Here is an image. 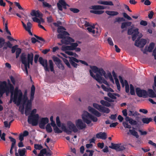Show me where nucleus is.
Listing matches in <instances>:
<instances>
[{
    "mask_svg": "<svg viewBox=\"0 0 156 156\" xmlns=\"http://www.w3.org/2000/svg\"><path fill=\"white\" fill-rule=\"evenodd\" d=\"M70 46H62V50L63 51L69 50H73L76 49V48L78 45L77 43H70Z\"/></svg>",
    "mask_w": 156,
    "mask_h": 156,
    "instance_id": "nucleus-12",
    "label": "nucleus"
},
{
    "mask_svg": "<svg viewBox=\"0 0 156 156\" xmlns=\"http://www.w3.org/2000/svg\"><path fill=\"white\" fill-rule=\"evenodd\" d=\"M98 73L101 76H104L106 78H107V74L105 71L102 68L99 69Z\"/></svg>",
    "mask_w": 156,
    "mask_h": 156,
    "instance_id": "nucleus-33",
    "label": "nucleus"
},
{
    "mask_svg": "<svg viewBox=\"0 0 156 156\" xmlns=\"http://www.w3.org/2000/svg\"><path fill=\"white\" fill-rule=\"evenodd\" d=\"M15 5L18 7V9L20 10H23V8L21 6L19 2H14Z\"/></svg>",
    "mask_w": 156,
    "mask_h": 156,
    "instance_id": "nucleus-61",
    "label": "nucleus"
},
{
    "mask_svg": "<svg viewBox=\"0 0 156 156\" xmlns=\"http://www.w3.org/2000/svg\"><path fill=\"white\" fill-rule=\"evenodd\" d=\"M10 85V90L11 93L10 99L9 103H11L12 101L17 105L20 104L22 100V93L18 87H16L14 90V87L11 84H9Z\"/></svg>",
    "mask_w": 156,
    "mask_h": 156,
    "instance_id": "nucleus-1",
    "label": "nucleus"
},
{
    "mask_svg": "<svg viewBox=\"0 0 156 156\" xmlns=\"http://www.w3.org/2000/svg\"><path fill=\"white\" fill-rule=\"evenodd\" d=\"M101 32V30L100 29H98L97 28H95L93 31V34H96L97 36H98L100 35Z\"/></svg>",
    "mask_w": 156,
    "mask_h": 156,
    "instance_id": "nucleus-39",
    "label": "nucleus"
},
{
    "mask_svg": "<svg viewBox=\"0 0 156 156\" xmlns=\"http://www.w3.org/2000/svg\"><path fill=\"white\" fill-rule=\"evenodd\" d=\"M39 118V116L37 114L35 115H29L28 117V122L33 126H36L38 124Z\"/></svg>",
    "mask_w": 156,
    "mask_h": 156,
    "instance_id": "nucleus-8",
    "label": "nucleus"
},
{
    "mask_svg": "<svg viewBox=\"0 0 156 156\" xmlns=\"http://www.w3.org/2000/svg\"><path fill=\"white\" fill-rule=\"evenodd\" d=\"M34 148L36 149L40 150L43 147L41 145L35 144L34 146Z\"/></svg>",
    "mask_w": 156,
    "mask_h": 156,
    "instance_id": "nucleus-60",
    "label": "nucleus"
},
{
    "mask_svg": "<svg viewBox=\"0 0 156 156\" xmlns=\"http://www.w3.org/2000/svg\"><path fill=\"white\" fill-rule=\"evenodd\" d=\"M29 100H28V98L27 96L26 95H24L23 98V96H22V100L21 102H22L23 105H26L27 102H28V101Z\"/></svg>",
    "mask_w": 156,
    "mask_h": 156,
    "instance_id": "nucleus-37",
    "label": "nucleus"
},
{
    "mask_svg": "<svg viewBox=\"0 0 156 156\" xmlns=\"http://www.w3.org/2000/svg\"><path fill=\"white\" fill-rule=\"evenodd\" d=\"M39 61L44 67L45 71L49 72L50 70L48 66V62L46 59L44 60L43 58L41 57L39 58Z\"/></svg>",
    "mask_w": 156,
    "mask_h": 156,
    "instance_id": "nucleus-14",
    "label": "nucleus"
},
{
    "mask_svg": "<svg viewBox=\"0 0 156 156\" xmlns=\"http://www.w3.org/2000/svg\"><path fill=\"white\" fill-rule=\"evenodd\" d=\"M93 106L94 108L101 112L108 114L110 112V110L108 108L104 106H102L101 105H98L96 103H93Z\"/></svg>",
    "mask_w": 156,
    "mask_h": 156,
    "instance_id": "nucleus-9",
    "label": "nucleus"
},
{
    "mask_svg": "<svg viewBox=\"0 0 156 156\" xmlns=\"http://www.w3.org/2000/svg\"><path fill=\"white\" fill-rule=\"evenodd\" d=\"M138 30L139 29L138 28H136L133 30L134 33L132 37V40L133 41H134L135 40L136 37L138 35L139 33Z\"/></svg>",
    "mask_w": 156,
    "mask_h": 156,
    "instance_id": "nucleus-24",
    "label": "nucleus"
},
{
    "mask_svg": "<svg viewBox=\"0 0 156 156\" xmlns=\"http://www.w3.org/2000/svg\"><path fill=\"white\" fill-rule=\"evenodd\" d=\"M76 122V126L80 129H82L86 127V125L83 123L81 119H78Z\"/></svg>",
    "mask_w": 156,
    "mask_h": 156,
    "instance_id": "nucleus-17",
    "label": "nucleus"
},
{
    "mask_svg": "<svg viewBox=\"0 0 156 156\" xmlns=\"http://www.w3.org/2000/svg\"><path fill=\"white\" fill-rule=\"evenodd\" d=\"M98 3L100 4H102L105 5L112 6L114 5L112 2L111 1H107L100 0L98 2Z\"/></svg>",
    "mask_w": 156,
    "mask_h": 156,
    "instance_id": "nucleus-22",
    "label": "nucleus"
},
{
    "mask_svg": "<svg viewBox=\"0 0 156 156\" xmlns=\"http://www.w3.org/2000/svg\"><path fill=\"white\" fill-rule=\"evenodd\" d=\"M18 152L20 156H24L25 154L26 150L25 148H23L22 149H19L18 150Z\"/></svg>",
    "mask_w": 156,
    "mask_h": 156,
    "instance_id": "nucleus-34",
    "label": "nucleus"
},
{
    "mask_svg": "<svg viewBox=\"0 0 156 156\" xmlns=\"http://www.w3.org/2000/svg\"><path fill=\"white\" fill-rule=\"evenodd\" d=\"M123 15L124 18L127 19L129 20H132L131 18L126 13L123 12L122 13Z\"/></svg>",
    "mask_w": 156,
    "mask_h": 156,
    "instance_id": "nucleus-54",
    "label": "nucleus"
},
{
    "mask_svg": "<svg viewBox=\"0 0 156 156\" xmlns=\"http://www.w3.org/2000/svg\"><path fill=\"white\" fill-rule=\"evenodd\" d=\"M35 91V87L34 85H32L31 88L30 99L26 104L25 114L26 115H28L30 112L32 108V102L34 99Z\"/></svg>",
    "mask_w": 156,
    "mask_h": 156,
    "instance_id": "nucleus-3",
    "label": "nucleus"
},
{
    "mask_svg": "<svg viewBox=\"0 0 156 156\" xmlns=\"http://www.w3.org/2000/svg\"><path fill=\"white\" fill-rule=\"evenodd\" d=\"M106 8L105 6L100 5H92L90 8V9L93 10H102L105 9Z\"/></svg>",
    "mask_w": 156,
    "mask_h": 156,
    "instance_id": "nucleus-23",
    "label": "nucleus"
},
{
    "mask_svg": "<svg viewBox=\"0 0 156 156\" xmlns=\"http://www.w3.org/2000/svg\"><path fill=\"white\" fill-rule=\"evenodd\" d=\"M88 109L90 112L92 113L96 116L99 117L101 116V113L92 107L89 106L88 107Z\"/></svg>",
    "mask_w": 156,
    "mask_h": 156,
    "instance_id": "nucleus-18",
    "label": "nucleus"
},
{
    "mask_svg": "<svg viewBox=\"0 0 156 156\" xmlns=\"http://www.w3.org/2000/svg\"><path fill=\"white\" fill-rule=\"evenodd\" d=\"M96 137L98 139L102 140H105L107 138V134L106 133L100 132L96 134Z\"/></svg>",
    "mask_w": 156,
    "mask_h": 156,
    "instance_id": "nucleus-19",
    "label": "nucleus"
},
{
    "mask_svg": "<svg viewBox=\"0 0 156 156\" xmlns=\"http://www.w3.org/2000/svg\"><path fill=\"white\" fill-rule=\"evenodd\" d=\"M46 129L47 132L50 133L52 131V129L51 128L50 124H48L46 127Z\"/></svg>",
    "mask_w": 156,
    "mask_h": 156,
    "instance_id": "nucleus-41",
    "label": "nucleus"
},
{
    "mask_svg": "<svg viewBox=\"0 0 156 156\" xmlns=\"http://www.w3.org/2000/svg\"><path fill=\"white\" fill-rule=\"evenodd\" d=\"M130 93L132 95H134L135 94V90L133 86L131 84L130 85Z\"/></svg>",
    "mask_w": 156,
    "mask_h": 156,
    "instance_id": "nucleus-45",
    "label": "nucleus"
},
{
    "mask_svg": "<svg viewBox=\"0 0 156 156\" xmlns=\"http://www.w3.org/2000/svg\"><path fill=\"white\" fill-rule=\"evenodd\" d=\"M118 151H122L125 149L124 146L122 145L121 144H118Z\"/></svg>",
    "mask_w": 156,
    "mask_h": 156,
    "instance_id": "nucleus-44",
    "label": "nucleus"
},
{
    "mask_svg": "<svg viewBox=\"0 0 156 156\" xmlns=\"http://www.w3.org/2000/svg\"><path fill=\"white\" fill-rule=\"evenodd\" d=\"M48 118H42L39 123V127L41 129H44L45 125L48 122Z\"/></svg>",
    "mask_w": 156,
    "mask_h": 156,
    "instance_id": "nucleus-16",
    "label": "nucleus"
},
{
    "mask_svg": "<svg viewBox=\"0 0 156 156\" xmlns=\"http://www.w3.org/2000/svg\"><path fill=\"white\" fill-rule=\"evenodd\" d=\"M100 103L102 105L107 107H109L111 106V104L109 103L104 100H101Z\"/></svg>",
    "mask_w": 156,
    "mask_h": 156,
    "instance_id": "nucleus-36",
    "label": "nucleus"
},
{
    "mask_svg": "<svg viewBox=\"0 0 156 156\" xmlns=\"http://www.w3.org/2000/svg\"><path fill=\"white\" fill-rule=\"evenodd\" d=\"M63 61L65 64L67 65L68 67L69 68H71V67L70 64V62H69L68 60L64 58L63 60Z\"/></svg>",
    "mask_w": 156,
    "mask_h": 156,
    "instance_id": "nucleus-50",
    "label": "nucleus"
},
{
    "mask_svg": "<svg viewBox=\"0 0 156 156\" xmlns=\"http://www.w3.org/2000/svg\"><path fill=\"white\" fill-rule=\"evenodd\" d=\"M8 81V86H7V83L5 81H0V95L1 96L3 95L5 92L7 94L10 92V85L9 84L11 83L9 80Z\"/></svg>",
    "mask_w": 156,
    "mask_h": 156,
    "instance_id": "nucleus-6",
    "label": "nucleus"
},
{
    "mask_svg": "<svg viewBox=\"0 0 156 156\" xmlns=\"http://www.w3.org/2000/svg\"><path fill=\"white\" fill-rule=\"evenodd\" d=\"M146 40L144 39H137L135 41V45L137 47L143 48L146 43Z\"/></svg>",
    "mask_w": 156,
    "mask_h": 156,
    "instance_id": "nucleus-15",
    "label": "nucleus"
},
{
    "mask_svg": "<svg viewBox=\"0 0 156 156\" xmlns=\"http://www.w3.org/2000/svg\"><path fill=\"white\" fill-rule=\"evenodd\" d=\"M56 122L57 126L58 127L61 126V122L58 116H57L56 118Z\"/></svg>",
    "mask_w": 156,
    "mask_h": 156,
    "instance_id": "nucleus-59",
    "label": "nucleus"
},
{
    "mask_svg": "<svg viewBox=\"0 0 156 156\" xmlns=\"http://www.w3.org/2000/svg\"><path fill=\"white\" fill-rule=\"evenodd\" d=\"M153 88L154 90L155 91H156V76L154 77V84L153 86Z\"/></svg>",
    "mask_w": 156,
    "mask_h": 156,
    "instance_id": "nucleus-58",
    "label": "nucleus"
},
{
    "mask_svg": "<svg viewBox=\"0 0 156 156\" xmlns=\"http://www.w3.org/2000/svg\"><path fill=\"white\" fill-rule=\"evenodd\" d=\"M105 13L108 15L111 16H116L119 14L118 12L115 11H106Z\"/></svg>",
    "mask_w": 156,
    "mask_h": 156,
    "instance_id": "nucleus-27",
    "label": "nucleus"
},
{
    "mask_svg": "<svg viewBox=\"0 0 156 156\" xmlns=\"http://www.w3.org/2000/svg\"><path fill=\"white\" fill-rule=\"evenodd\" d=\"M82 118L84 122L87 124H90L91 122V120L94 122H96L98 121L97 118L90 114L87 111H84L82 115Z\"/></svg>",
    "mask_w": 156,
    "mask_h": 156,
    "instance_id": "nucleus-5",
    "label": "nucleus"
},
{
    "mask_svg": "<svg viewBox=\"0 0 156 156\" xmlns=\"http://www.w3.org/2000/svg\"><path fill=\"white\" fill-rule=\"evenodd\" d=\"M48 62L49 63V66L50 71L51 72H53L54 73L55 72V71L54 69V64L52 60H49L48 61Z\"/></svg>",
    "mask_w": 156,
    "mask_h": 156,
    "instance_id": "nucleus-29",
    "label": "nucleus"
},
{
    "mask_svg": "<svg viewBox=\"0 0 156 156\" xmlns=\"http://www.w3.org/2000/svg\"><path fill=\"white\" fill-rule=\"evenodd\" d=\"M67 6H69V5L66 3L64 0H59L58 2L57 3L58 8L61 11H62L63 10L62 7L64 9H66Z\"/></svg>",
    "mask_w": 156,
    "mask_h": 156,
    "instance_id": "nucleus-11",
    "label": "nucleus"
},
{
    "mask_svg": "<svg viewBox=\"0 0 156 156\" xmlns=\"http://www.w3.org/2000/svg\"><path fill=\"white\" fill-rule=\"evenodd\" d=\"M93 71L94 73H98L99 69L96 66H93L91 68Z\"/></svg>",
    "mask_w": 156,
    "mask_h": 156,
    "instance_id": "nucleus-49",
    "label": "nucleus"
},
{
    "mask_svg": "<svg viewBox=\"0 0 156 156\" xmlns=\"http://www.w3.org/2000/svg\"><path fill=\"white\" fill-rule=\"evenodd\" d=\"M67 126L69 129H68L65 126L63 127V129H64V131L68 134H70L72 131L75 133L77 132L78 131V129L76 126L70 121L67 122Z\"/></svg>",
    "mask_w": 156,
    "mask_h": 156,
    "instance_id": "nucleus-7",
    "label": "nucleus"
},
{
    "mask_svg": "<svg viewBox=\"0 0 156 156\" xmlns=\"http://www.w3.org/2000/svg\"><path fill=\"white\" fill-rule=\"evenodd\" d=\"M122 125L125 128L131 129L132 128L131 126L129 125L127 122H123Z\"/></svg>",
    "mask_w": 156,
    "mask_h": 156,
    "instance_id": "nucleus-42",
    "label": "nucleus"
},
{
    "mask_svg": "<svg viewBox=\"0 0 156 156\" xmlns=\"http://www.w3.org/2000/svg\"><path fill=\"white\" fill-rule=\"evenodd\" d=\"M115 83L117 85L118 89V90H120V84L119 83V80L117 78H115Z\"/></svg>",
    "mask_w": 156,
    "mask_h": 156,
    "instance_id": "nucleus-57",
    "label": "nucleus"
},
{
    "mask_svg": "<svg viewBox=\"0 0 156 156\" xmlns=\"http://www.w3.org/2000/svg\"><path fill=\"white\" fill-rule=\"evenodd\" d=\"M136 93L139 97L146 98L147 97L148 94L147 91L144 90H141L140 88L137 87L136 89Z\"/></svg>",
    "mask_w": 156,
    "mask_h": 156,
    "instance_id": "nucleus-10",
    "label": "nucleus"
},
{
    "mask_svg": "<svg viewBox=\"0 0 156 156\" xmlns=\"http://www.w3.org/2000/svg\"><path fill=\"white\" fill-rule=\"evenodd\" d=\"M142 120L143 123L148 124L150 122L152 121V119L151 118H143L142 119Z\"/></svg>",
    "mask_w": 156,
    "mask_h": 156,
    "instance_id": "nucleus-31",
    "label": "nucleus"
},
{
    "mask_svg": "<svg viewBox=\"0 0 156 156\" xmlns=\"http://www.w3.org/2000/svg\"><path fill=\"white\" fill-rule=\"evenodd\" d=\"M69 62H70V63L71 64V65H72L73 66L74 68H77V66L78 65V64L76 63L71 59H69Z\"/></svg>",
    "mask_w": 156,
    "mask_h": 156,
    "instance_id": "nucleus-47",
    "label": "nucleus"
},
{
    "mask_svg": "<svg viewBox=\"0 0 156 156\" xmlns=\"http://www.w3.org/2000/svg\"><path fill=\"white\" fill-rule=\"evenodd\" d=\"M69 10L74 13H77L80 11L78 9L76 8H70Z\"/></svg>",
    "mask_w": 156,
    "mask_h": 156,
    "instance_id": "nucleus-56",
    "label": "nucleus"
},
{
    "mask_svg": "<svg viewBox=\"0 0 156 156\" xmlns=\"http://www.w3.org/2000/svg\"><path fill=\"white\" fill-rule=\"evenodd\" d=\"M128 115L129 116H136L139 115V114L136 111H134L129 110L128 112Z\"/></svg>",
    "mask_w": 156,
    "mask_h": 156,
    "instance_id": "nucleus-26",
    "label": "nucleus"
},
{
    "mask_svg": "<svg viewBox=\"0 0 156 156\" xmlns=\"http://www.w3.org/2000/svg\"><path fill=\"white\" fill-rule=\"evenodd\" d=\"M30 14L32 16H35L37 17H41L43 16L42 14L40 13L38 10L36 11L34 10H33Z\"/></svg>",
    "mask_w": 156,
    "mask_h": 156,
    "instance_id": "nucleus-21",
    "label": "nucleus"
},
{
    "mask_svg": "<svg viewBox=\"0 0 156 156\" xmlns=\"http://www.w3.org/2000/svg\"><path fill=\"white\" fill-rule=\"evenodd\" d=\"M34 22H37L38 24H41L40 20L36 17H33L32 18Z\"/></svg>",
    "mask_w": 156,
    "mask_h": 156,
    "instance_id": "nucleus-62",
    "label": "nucleus"
},
{
    "mask_svg": "<svg viewBox=\"0 0 156 156\" xmlns=\"http://www.w3.org/2000/svg\"><path fill=\"white\" fill-rule=\"evenodd\" d=\"M18 45H16L12 47L11 51L12 53H14L15 52L17 48H18Z\"/></svg>",
    "mask_w": 156,
    "mask_h": 156,
    "instance_id": "nucleus-52",
    "label": "nucleus"
},
{
    "mask_svg": "<svg viewBox=\"0 0 156 156\" xmlns=\"http://www.w3.org/2000/svg\"><path fill=\"white\" fill-rule=\"evenodd\" d=\"M54 130L55 133H59L62 132V131L60 130L57 126H56L54 128Z\"/></svg>",
    "mask_w": 156,
    "mask_h": 156,
    "instance_id": "nucleus-51",
    "label": "nucleus"
},
{
    "mask_svg": "<svg viewBox=\"0 0 156 156\" xmlns=\"http://www.w3.org/2000/svg\"><path fill=\"white\" fill-rule=\"evenodd\" d=\"M5 43L4 39L2 37H0V48H2L4 45H5Z\"/></svg>",
    "mask_w": 156,
    "mask_h": 156,
    "instance_id": "nucleus-40",
    "label": "nucleus"
},
{
    "mask_svg": "<svg viewBox=\"0 0 156 156\" xmlns=\"http://www.w3.org/2000/svg\"><path fill=\"white\" fill-rule=\"evenodd\" d=\"M69 35L68 33L64 31L61 33L58 34L57 35V38L58 39H62L61 41L62 44H69L71 43L74 42V40L69 37H66V35Z\"/></svg>",
    "mask_w": 156,
    "mask_h": 156,
    "instance_id": "nucleus-4",
    "label": "nucleus"
},
{
    "mask_svg": "<svg viewBox=\"0 0 156 156\" xmlns=\"http://www.w3.org/2000/svg\"><path fill=\"white\" fill-rule=\"evenodd\" d=\"M27 25H28L27 28L26 30L28 31L29 34L32 36L33 35L32 33L31 32V29L32 27V24L30 22H29L27 23Z\"/></svg>",
    "mask_w": 156,
    "mask_h": 156,
    "instance_id": "nucleus-28",
    "label": "nucleus"
},
{
    "mask_svg": "<svg viewBox=\"0 0 156 156\" xmlns=\"http://www.w3.org/2000/svg\"><path fill=\"white\" fill-rule=\"evenodd\" d=\"M108 41L109 44L111 46H113L114 45L113 42L111 37H109L108 39Z\"/></svg>",
    "mask_w": 156,
    "mask_h": 156,
    "instance_id": "nucleus-64",
    "label": "nucleus"
},
{
    "mask_svg": "<svg viewBox=\"0 0 156 156\" xmlns=\"http://www.w3.org/2000/svg\"><path fill=\"white\" fill-rule=\"evenodd\" d=\"M108 95L112 99H116L117 98L114 95V93H112L110 92H109L108 93Z\"/></svg>",
    "mask_w": 156,
    "mask_h": 156,
    "instance_id": "nucleus-48",
    "label": "nucleus"
},
{
    "mask_svg": "<svg viewBox=\"0 0 156 156\" xmlns=\"http://www.w3.org/2000/svg\"><path fill=\"white\" fill-rule=\"evenodd\" d=\"M34 58V54L30 53L27 54V56L25 54L23 53L20 56L22 63L24 65V69L23 70L27 75L28 74L27 68H30V64L32 65Z\"/></svg>",
    "mask_w": 156,
    "mask_h": 156,
    "instance_id": "nucleus-2",
    "label": "nucleus"
},
{
    "mask_svg": "<svg viewBox=\"0 0 156 156\" xmlns=\"http://www.w3.org/2000/svg\"><path fill=\"white\" fill-rule=\"evenodd\" d=\"M90 13H93L95 14L100 15L103 13L104 12V11L103 10H90Z\"/></svg>",
    "mask_w": 156,
    "mask_h": 156,
    "instance_id": "nucleus-35",
    "label": "nucleus"
},
{
    "mask_svg": "<svg viewBox=\"0 0 156 156\" xmlns=\"http://www.w3.org/2000/svg\"><path fill=\"white\" fill-rule=\"evenodd\" d=\"M43 5L45 7H47L48 8H50L51 7V5L49 4L48 3L46 2H43Z\"/></svg>",
    "mask_w": 156,
    "mask_h": 156,
    "instance_id": "nucleus-63",
    "label": "nucleus"
},
{
    "mask_svg": "<svg viewBox=\"0 0 156 156\" xmlns=\"http://www.w3.org/2000/svg\"><path fill=\"white\" fill-rule=\"evenodd\" d=\"M9 138L10 139V141L12 142L11 146L14 147L16 143V140L15 139L11 136H9Z\"/></svg>",
    "mask_w": 156,
    "mask_h": 156,
    "instance_id": "nucleus-43",
    "label": "nucleus"
},
{
    "mask_svg": "<svg viewBox=\"0 0 156 156\" xmlns=\"http://www.w3.org/2000/svg\"><path fill=\"white\" fill-rule=\"evenodd\" d=\"M129 131L130 133L133 136H135L136 138H139V136L137 132L133 129H129Z\"/></svg>",
    "mask_w": 156,
    "mask_h": 156,
    "instance_id": "nucleus-30",
    "label": "nucleus"
},
{
    "mask_svg": "<svg viewBox=\"0 0 156 156\" xmlns=\"http://www.w3.org/2000/svg\"><path fill=\"white\" fill-rule=\"evenodd\" d=\"M59 24L58 23H53V25L56 27H58V28L57 29V32L59 33V34L61 33L63 31H64V30H66V29L65 28L62 26H60L59 25V24H61V22H59Z\"/></svg>",
    "mask_w": 156,
    "mask_h": 156,
    "instance_id": "nucleus-20",
    "label": "nucleus"
},
{
    "mask_svg": "<svg viewBox=\"0 0 156 156\" xmlns=\"http://www.w3.org/2000/svg\"><path fill=\"white\" fill-rule=\"evenodd\" d=\"M69 59H71L73 61H74L75 62L78 63L79 62H81L80 61H81V60L77 59V58H75L74 57H69Z\"/></svg>",
    "mask_w": 156,
    "mask_h": 156,
    "instance_id": "nucleus-55",
    "label": "nucleus"
},
{
    "mask_svg": "<svg viewBox=\"0 0 156 156\" xmlns=\"http://www.w3.org/2000/svg\"><path fill=\"white\" fill-rule=\"evenodd\" d=\"M5 134L4 133H3L2 135V131L1 130H0V137L1 139L4 141L5 140Z\"/></svg>",
    "mask_w": 156,
    "mask_h": 156,
    "instance_id": "nucleus-53",
    "label": "nucleus"
},
{
    "mask_svg": "<svg viewBox=\"0 0 156 156\" xmlns=\"http://www.w3.org/2000/svg\"><path fill=\"white\" fill-rule=\"evenodd\" d=\"M148 95L151 98H155L156 99V94L152 89H148Z\"/></svg>",
    "mask_w": 156,
    "mask_h": 156,
    "instance_id": "nucleus-25",
    "label": "nucleus"
},
{
    "mask_svg": "<svg viewBox=\"0 0 156 156\" xmlns=\"http://www.w3.org/2000/svg\"><path fill=\"white\" fill-rule=\"evenodd\" d=\"M111 146H109V147L115 150L116 151H118V144H115L113 143H111Z\"/></svg>",
    "mask_w": 156,
    "mask_h": 156,
    "instance_id": "nucleus-32",
    "label": "nucleus"
},
{
    "mask_svg": "<svg viewBox=\"0 0 156 156\" xmlns=\"http://www.w3.org/2000/svg\"><path fill=\"white\" fill-rule=\"evenodd\" d=\"M52 59L54 62H56L55 63L59 69L62 70H64L65 67L62 63L61 60L58 58L56 56H53Z\"/></svg>",
    "mask_w": 156,
    "mask_h": 156,
    "instance_id": "nucleus-13",
    "label": "nucleus"
},
{
    "mask_svg": "<svg viewBox=\"0 0 156 156\" xmlns=\"http://www.w3.org/2000/svg\"><path fill=\"white\" fill-rule=\"evenodd\" d=\"M100 75L97 74L96 76H95V78L94 79L96 80L98 82L101 83V80H102V78Z\"/></svg>",
    "mask_w": 156,
    "mask_h": 156,
    "instance_id": "nucleus-38",
    "label": "nucleus"
},
{
    "mask_svg": "<svg viewBox=\"0 0 156 156\" xmlns=\"http://www.w3.org/2000/svg\"><path fill=\"white\" fill-rule=\"evenodd\" d=\"M22 51L21 49L20 48H17V50L16 51V58H17L19 57L20 54Z\"/></svg>",
    "mask_w": 156,
    "mask_h": 156,
    "instance_id": "nucleus-46",
    "label": "nucleus"
}]
</instances>
